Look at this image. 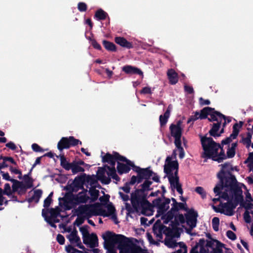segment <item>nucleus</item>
Segmentation results:
<instances>
[{"label":"nucleus","instance_id":"5701e85b","mask_svg":"<svg viewBox=\"0 0 253 253\" xmlns=\"http://www.w3.org/2000/svg\"><path fill=\"white\" fill-rule=\"evenodd\" d=\"M115 42L116 43L122 47L130 49L133 48L132 42L127 41L125 38L121 37H117L115 38Z\"/></svg>","mask_w":253,"mask_h":253},{"label":"nucleus","instance_id":"7c9ffc66","mask_svg":"<svg viewBox=\"0 0 253 253\" xmlns=\"http://www.w3.org/2000/svg\"><path fill=\"white\" fill-rule=\"evenodd\" d=\"M102 44L105 48L108 51L112 52H116L117 51L116 46L113 42L107 40H103Z\"/></svg>","mask_w":253,"mask_h":253},{"label":"nucleus","instance_id":"0eeeda50","mask_svg":"<svg viewBox=\"0 0 253 253\" xmlns=\"http://www.w3.org/2000/svg\"><path fill=\"white\" fill-rule=\"evenodd\" d=\"M170 202L169 198L163 199L159 197L154 199L152 204V207H155L157 209V214L156 217L164 214L169 209V204Z\"/></svg>","mask_w":253,"mask_h":253},{"label":"nucleus","instance_id":"4468645a","mask_svg":"<svg viewBox=\"0 0 253 253\" xmlns=\"http://www.w3.org/2000/svg\"><path fill=\"white\" fill-rule=\"evenodd\" d=\"M198 216V212L193 209L188 210L187 213L185 214L186 223L190 226L191 229L196 227Z\"/></svg>","mask_w":253,"mask_h":253},{"label":"nucleus","instance_id":"20e7f679","mask_svg":"<svg viewBox=\"0 0 253 253\" xmlns=\"http://www.w3.org/2000/svg\"><path fill=\"white\" fill-rule=\"evenodd\" d=\"M201 145L204 150L202 157L212 159V160L221 162V151L218 154V150L221 149L219 143L215 142L211 137L200 136Z\"/></svg>","mask_w":253,"mask_h":253},{"label":"nucleus","instance_id":"6e6d98bb","mask_svg":"<svg viewBox=\"0 0 253 253\" xmlns=\"http://www.w3.org/2000/svg\"><path fill=\"white\" fill-rule=\"evenodd\" d=\"M87 8V5L83 2H80L78 4V9L80 12L86 11Z\"/></svg>","mask_w":253,"mask_h":253},{"label":"nucleus","instance_id":"f8f14e48","mask_svg":"<svg viewBox=\"0 0 253 253\" xmlns=\"http://www.w3.org/2000/svg\"><path fill=\"white\" fill-rule=\"evenodd\" d=\"M111 169V167H110L107 165H105L103 167H99L97 171V178L103 184L107 185L110 183L111 180L109 177L105 176V173L106 171H108Z\"/></svg>","mask_w":253,"mask_h":253},{"label":"nucleus","instance_id":"b1692460","mask_svg":"<svg viewBox=\"0 0 253 253\" xmlns=\"http://www.w3.org/2000/svg\"><path fill=\"white\" fill-rule=\"evenodd\" d=\"M167 76L170 84H175L178 81V74L173 69L168 70Z\"/></svg>","mask_w":253,"mask_h":253},{"label":"nucleus","instance_id":"de8ad7c7","mask_svg":"<svg viewBox=\"0 0 253 253\" xmlns=\"http://www.w3.org/2000/svg\"><path fill=\"white\" fill-rule=\"evenodd\" d=\"M236 136H233V134H231L229 137L222 140V145H225L228 146V145H231L233 143V140L236 139Z\"/></svg>","mask_w":253,"mask_h":253},{"label":"nucleus","instance_id":"774afa93","mask_svg":"<svg viewBox=\"0 0 253 253\" xmlns=\"http://www.w3.org/2000/svg\"><path fill=\"white\" fill-rule=\"evenodd\" d=\"M226 235L229 239L232 240H234L236 239V235L231 231L229 230L227 231Z\"/></svg>","mask_w":253,"mask_h":253},{"label":"nucleus","instance_id":"f3484780","mask_svg":"<svg viewBox=\"0 0 253 253\" xmlns=\"http://www.w3.org/2000/svg\"><path fill=\"white\" fill-rule=\"evenodd\" d=\"M217 177L219 180L217 184L213 188V192L216 195H218V197L217 198H213L212 199L213 202V204H216L217 202H220L221 201V169L218 172Z\"/></svg>","mask_w":253,"mask_h":253},{"label":"nucleus","instance_id":"e2e57ef3","mask_svg":"<svg viewBox=\"0 0 253 253\" xmlns=\"http://www.w3.org/2000/svg\"><path fill=\"white\" fill-rule=\"evenodd\" d=\"M56 241L60 245H62L64 244L65 240L62 235L58 234L56 237Z\"/></svg>","mask_w":253,"mask_h":253},{"label":"nucleus","instance_id":"bf43d9fd","mask_svg":"<svg viewBox=\"0 0 253 253\" xmlns=\"http://www.w3.org/2000/svg\"><path fill=\"white\" fill-rule=\"evenodd\" d=\"M27 187H26V185L24 184L23 182H22V185H20L19 190L17 191L18 194L19 195H23L25 194L26 192Z\"/></svg>","mask_w":253,"mask_h":253},{"label":"nucleus","instance_id":"13d9d810","mask_svg":"<svg viewBox=\"0 0 253 253\" xmlns=\"http://www.w3.org/2000/svg\"><path fill=\"white\" fill-rule=\"evenodd\" d=\"M172 169L171 168V167L169 166L168 164L165 165L164 171L166 174H167L168 176L170 175L171 174H173V172H172Z\"/></svg>","mask_w":253,"mask_h":253},{"label":"nucleus","instance_id":"680f3d73","mask_svg":"<svg viewBox=\"0 0 253 253\" xmlns=\"http://www.w3.org/2000/svg\"><path fill=\"white\" fill-rule=\"evenodd\" d=\"M170 200H171L173 203L171 205L172 207H171V209L172 210V211H178V208L177 207V205L178 204V202H177L176 201V199L174 198H171Z\"/></svg>","mask_w":253,"mask_h":253},{"label":"nucleus","instance_id":"338daca9","mask_svg":"<svg viewBox=\"0 0 253 253\" xmlns=\"http://www.w3.org/2000/svg\"><path fill=\"white\" fill-rule=\"evenodd\" d=\"M200 104L202 106L210 105L211 103L209 99H204L202 97L199 98Z\"/></svg>","mask_w":253,"mask_h":253},{"label":"nucleus","instance_id":"473e14b6","mask_svg":"<svg viewBox=\"0 0 253 253\" xmlns=\"http://www.w3.org/2000/svg\"><path fill=\"white\" fill-rule=\"evenodd\" d=\"M60 165L66 170H69L71 168L72 163H69L64 155L60 156Z\"/></svg>","mask_w":253,"mask_h":253},{"label":"nucleus","instance_id":"7ed1b4c3","mask_svg":"<svg viewBox=\"0 0 253 253\" xmlns=\"http://www.w3.org/2000/svg\"><path fill=\"white\" fill-rule=\"evenodd\" d=\"M101 206V204L99 203L94 204L82 205L77 208V211L78 212V215L82 213H85L87 218H90L92 216L97 215L108 217L115 212V208L112 203L107 206L108 213L105 210L102 209Z\"/></svg>","mask_w":253,"mask_h":253},{"label":"nucleus","instance_id":"37998d69","mask_svg":"<svg viewBox=\"0 0 253 253\" xmlns=\"http://www.w3.org/2000/svg\"><path fill=\"white\" fill-rule=\"evenodd\" d=\"M11 182L13 183L12 188V192H17L20 188V185H22L21 181H19L16 179H12L11 180Z\"/></svg>","mask_w":253,"mask_h":253},{"label":"nucleus","instance_id":"79ce46f5","mask_svg":"<svg viewBox=\"0 0 253 253\" xmlns=\"http://www.w3.org/2000/svg\"><path fill=\"white\" fill-rule=\"evenodd\" d=\"M60 209L58 207L56 208H50L49 209V212L50 214V217L51 218H56L60 214Z\"/></svg>","mask_w":253,"mask_h":253},{"label":"nucleus","instance_id":"f704fd0d","mask_svg":"<svg viewBox=\"0 0 253 253\" xmlns=\"http://www.w3.org/2000/svg\"><path fill=\"white\" fill-rule=\"evenodd\" d=\"M77 209L75 210V212L78 216V217L76 218V220L74 222V224L77 225V226H80V225L82 224L84 221V218H86V215L85 213H82L81 214H79L78 215V212L77 211Z\"/></svg>","mask_w":253,"mask_h":253},{"label":"nucleus","instance_id":"6ab92c4d","mask_svg":"<svg viewBox=\"0 0 253 253\" xmlns=\"http://www.w3.org/2000/svg\"><path fill=\"white\" fill-rule=\"evenodd\" d=\"M237 146V142H233L231 145L227 146L226 154L222 152V160L233 158L236 153Z\"/></svg>","mask_w":253,"mask_h":253},{"label":"nucleus","instance_id":"9d476101","mask_svg":"<svg viewBox=\"0 0 253 253\" xmlns=\"http://www.w3.org/2000/svg\"><path fill=\"white\" fill-rule=\"evenodd\" d=\"M127 164L130 165L133 171L141 175L145 180H148L153 175L154 172L150 169V167L146 168H141L135 166L131 161H128Z\"/></svg>","mask_w":253,"mask_h":253},{"label":"nucleus","instance_id":"49530a36","mask_svg":"<svg viewBox=\"0 0 253 253\" xmlns=\"http://www.w3.org/2000/svg\"><path fill=\"white\" fill-rule=\"evenodd\" d=\"M176 147L177 148L178 151H179V157L180 159H183L185 156V152L183 148L181 146V142L180 143H178L174 144Z\"/></svg>","mask_w":253,"mask_h":253},{"label":"nucleus","instance_id":"cd10ccee","mask_svg":"<svg viewBox=\"0 0 253 253\" xmlns=\"http://www.w3.org/2000/svg\"><path fill=\"white\" fill-rule=\"evenodd\" d=\"M42 191L41 189H37L35 190L34 192V195L31 197L27 199L28 202L31 203L34 201L36 203H38L42 197Z\"/></svg>","mask_w":253,"mask_h":253},{"label":"nucleus","instance_id":"c9c22d12","mask_svg":"<svg viewBox=\"0 0 253 253\" xmlns=\"http://www.w3.org/2000/svg\"><path fill=\"white\" fill-rule=\"evenodd\" d=\"M70 169L72 170V172L73 174H76L79 172H84V168L79 166L74 161L72 162V166Z\"/></svg>","mask_w":253,"mask_h":253},{"label":"nucleus","instance_id":"8fccbe9b","mask_svg":"<svg viewBox=\"0 0 253 253\" xmlns=\"http://www.w3.org/2000/svg\"><path fill=\"white\" fill-rule=\"evenodd\" d=\"M219 224V218L217 217H214L212 219V226L213 229L215 231H217L219 229L218 226Z\"/></svg>","mask_w":253,"mask_h":253},{"label":"nucleus","instance_id":"c03bdc74","mask_svg":"<svg viewBox=\"0 0 253 253\" xmlns=\"http://www.w3.org/2000/svg\"><path fill=\"white\" fill-rule=\"evenodd\" d=\"M242 122H240L239 124L236 123L234 125L233 127V131L231 133L233 134V136L236 137L237 136L239 132V130L242 126Z\"/></svg>","mask_w":253,"mask_h":253},{"label":"nucleus","instance_id":"e433bc0d","mask_svg":"<svg viewBox=\"0 0 253 253\" xmlns=\"http://www.w3.org/2000/svg\"><path fill=\"white\" fill-rule=\"evenodd\" d=\"M210 112L211 113L209 114L210 117L208 118L210 122L217 121V116L219 118L221 117V113L219 112L215 111L214 108L213 110Z\"/></svg>","mask_w":253,"mask_h":253},{"label":"nucleus","instance_id":"4be33fe9","mask_svg":"<svg viewBox=\"0 0 253 253\" xmlns=\"http://www.w3.org/2000/svg\"><path fill=\"white\" fill-rule=\"evenodd\" d=\"M84 192H79L78 194L75 195V207L80 204L86 203L89 199V197L87 196Z\"/></svg>","mask_w":253,"mask_h":253},{"label":"nucleus","instance_id":"f257e3e1","mask_svg":"<svg viewBox=\"0 0 253 253\" xmlns=\"http://www.w3.org/2000/svg\"><path fill=\"white\" fill-rule=\"evenodd\" d=\"M102 238L104 240V247L105 249H112L116 244H118L120 253H142L141 247L134 244L130 238L123 235L107 231L102 235Z\"/></svg>","mask_w":253,"mask_h":253},{"label":"nucleus","instance_id":"412c9836","mask_svg":"<svg viewBox=\"0 0 253 253\" xmlns=\"http://www.w3.org/2000/svg\"><path fill=\"white\" fill-rule=\"evenodd\" d=\"M122 71L126 74H138L143 77V72L139 68L131 65H125L123 67Z\"/></svg>","mask_w":253,"mask_h":253},{"label":"nucleus","instance_id":"bb28decb","mask_svg":"<svg viewBox=\"0 0 253 253\" xmlns=\"http://www.w3.org/2000/svg\"><path fill=\"white\" fill-rule=\"evenodd\" d=\"M160 234L158 236L162 238V232L166 235V237L172 238V233L173 230L169 227H168L164 225H161L159 227Z\"/></svg>","mask_w":253,"mask_h":253},{"label":"nucleus","instance_id":"a211bd4d","mask_svg":"<svg viewBox=\"0 0 253 253\" xmlns=\"http://www.w3.org/2000/svg\"><path fill=\"white\" fill-rule=\"evenodd\" d=\"M206 241L204 238L200 239L198 242L192 247L190 253H207V250L205 247Z\"/></svg>","mask_w":253,"mask_h":253},{"label":"nucleus","instance_id":"72a5a7b5","mask_svg":"<svg viewBox=\"0 0 253 253\" xmlns=\"http://www.w3.org/2000/svg\"><path fill=\"white\" fill-rule=\"evenodd\" d=\"M212 110H213V108L211 107H206L204 108L201 110L200 113H199L200 119L202 120L207 118L208 116L209 115V114L211 113L210 112Z\"/></svg>","mask_w":253,"mask_h":253},{"label":"nucleus","instance_id":"2eb2a0df","mask_svg":"<svg viewBox=\"0 0 253 253\" xmlns=\"http://www.w3.org/2000/svg\"><path fill=\"white\" fill-rule=\"evenodd\" d=\"M113 159H118L120 162H126L127 164L129 160L127 159L125 157L121 155L119 153L114 151L113 154L109 153H106L105 155L102 156V162L104 163H109Z\"/></svg>","mask_w":253,"mask_h":253},{"label":"nucleus","instance_id":"1a4fd4ad","mask_svg":"<svg viewBox=\"0 0 253 253\" xmlns=\"http://www.w3.org/2000/svg\"><path fill=\"white\" fill-rule=\"evenodd\" d=\"M182 122L178 121L176 124H171L169 126V130L171 136L174 138V144L181 142V136L183 129L181 127Z\"/></svg>","mask_w":253,"mask_h":253},{"label":"nucleus","instance_id":"4c0bfd02","mask_svg":"<svg viewBox=\"0 0 253 253\" xmlns=\"http://www.w3.org/2000/svg\"><path fill=\"white\" fill-rule=\"evenodd\" d=\"M168 177L170 186L172 188L180 184L179 177H173V174L168 175Z\"/></svg>","mask_w":253,"mask_h":253},{"label":"nucleus","instance_id":"ddd939ff","mask_svg":"<svg viewBox=\"0 0 253 253\" xmlns=\"http://www.w3.org/2000/svg\"><path fill=\"white\" fill-rule=\"evenodd\" d=\"M66 238L69 240L70 244L79 248L85 251L86 248L83 245L80 237L78 235V231L75 228L71 233L66 236Z\"/></svg>","mask_w":253,"mask_h":253},{"label":"nucleus","instance_id":"a19ab883","mask_svg":"<svg viewBox=\"0 0 253 253\" xmlns=\"http://www.w3.org/2000/svg\"><path fill=\"white\" fill-rule=\"evenodd\" d=\"M166 237L165 239V244L169 248H173L176 246V243L172 238Z\"/></svg>","mask_w":253,"mask_h":253},{"label":"nucleus","instance_id":"39448f33","mask_svg":"<svg viewBox=\"0 0 253 253\" xmlns=\"http://www.w3.org/2000/svg\"><path fill=\"white\" fill-rule=\"evenodd\" d=\"M130 200L133 208L136 211L141 209L142 212L144 213L152 207L151 203L147 200V193H142L138 189L132 192Z\"/></svg>","mask_w":253,"mask_h":253},{"label":"nucleus","instance_id":"3c124183","mask_svg":"<svg viewBox=\"0 0 253 253\" xmlns=\"http://www.w3.org/2000/svg\"><path fill=\"white\" fill-rule=\"evenodd\" d=\"M252 136L250 133L247 134V136L243 138L242 142L244 144L246 145L247 147H249L251 143Z\"/></svg>","mask_w":253,"mask_h":253},{"label":"nucleus","instance_id":"09e8293b","mask_svg":"<svg viewBox=\"0 0 253 253\" xmlns=\"http://www.w3.org/2000/svg\"><path fill=\"white\" fill-rule=\"evenodd\" d=\"M195 191L201 195L202 199H204L206 198L207 193L202 187H197L195 189Z\"/></svg>","mask_w":253,"mask_h":253},{"label":"nucleus","instance_id":"ea45409f","mask_svg":"<svg viewBox=\"0 0 253 253\" xmlns=\"http://www.w3.org/2000/svg\"><path fill=\"white\" fill-rule=\"evenodd\" d=\"M171 157L168 156L167 157L166 161L168 162V164L171 167V168L175 170L176 169H178V163L177 161H171Z\"/></svg>","mask_w":253,"mask_h":253},{"label":"nucleus","instance_id":"aec40b11","mask_svg":"<svg viewBox=\"0 0 253 253\" xmlns=\"http://www.w3.org/2000/svg\"><path fill=\"white\" fill-rule=\"evenodd\" d=\"M75 195L71 193V192H67L65 194L64 197L59 198V200H63L65 204H70L72 205V207H69L65 205L67 210H70L72 208L75 207Z\"/></svg>","mask_w":253,"mask_h":253},{"label":"nucleus","instance_id":"c85d7f7f","mask_svg":"<svg viewBox=\"0 0 253 253\" xmlns=\"http://www.w3.org/2000/svg\"><path fill=\"white\" fill-rule=\"evenodd\" d=\"M220 123L221 122H218L217 123H214L213 124L212 128L209 131V133L211 136L213 137H218L220 136L221 130L219 133H217L220 127Z\"/></svg>","mask_w":253,"mask_h":253},{"label":"nucleus","instance_id":"f03ea898","mask_svg":"<svg viewBox=\"0 0 253 253\" xmlns=\"http://www.w3.org/2000/svg\"><path fill=\"white\" fill-rule=\"evenodd\" d=\"M224 179L222 177V183ZM246 189V187L243 184L241 187H238L233 183L223 186L222 185V199L227 202L222 203V213L227 215L233 214V210L239 204H242L243 198L241 188Z\"/></svg>","mask_w":253,"mask_h":253},{"label":"nucleus","instance_id":"5fc2aeb1","mask_svg":"<svg viewBox=\"0 0 253 253\" xmlns=\"http://www.w3.org/2000/svg\"><path fill=\"white\" fill-rule=\"evenodd\" d=\"M65 251L68 253H71L72 252H75L78 253H81V251H80L75 248L72 246V245H68L66 246L65 247Z\"/></svg>","mask_w":253,"mask_h":253},{"label":"nucleus","instance_id":"864d4df0","mask_svg":"<svg viewBox=\"0 0 253 253\" xmlns=\"http://www.w3.org/2000/svg\"><path fill=\"white\" fill-rule=\"evenodd\" d=\"M12 194L10 185L9 183H5L4 185L3 194L10 196Z\"/></svg>","mask_w":253,"mask_h":253},{"label":"nucleus","instance_id":"393cba45","mask_svg":"<svg viewBox=\"0 0 253 253\" xmlns=\"http://www.w3.org/2000/svg\"><path fill=\"white\" fill-rule=\"evenodd\" d=\"M171 109V105L170 104L169 105L166 111L165 112L163 115H161L159 117V121L160 126L161 127H163L167 124L168 119L170 116V113Z\"/></svg>","mask_w":253,"mask_h":253},{"label":"nucleus","instance_id":"58836bf2","mask_svg":"<svg viewBox=\"0 0 253 253\" xmlns=\"http://www.w3.org/2000/svg\"><path fill=\"white\" fill-rule=\"evenodd\" d=\"M91 196V200L92 202L96 201L99 196V191L95 188H91L89 190Z\"/></svg>","mask_w":253,"mask_h":253},{"label":"nucleus","instance_id":"dca6fc26","mask_svg":"<svg viewBox=\"0 0 253 253\" xmlns=\"http://www.w3.org/2000/svg\"><path fill=\"white\" fill-rule=\"evenodd\" d=\"M86 174H83L80 176H76L72 182V184L75 189V192H77L80 189H83L85 192H87V190L84 187V184L85 180Z\"/></svg>","mask_w":253,"mask_h":253},{"label":"nucleus","instance_id":"052dcab7","mask_svg":"<svg viewBox=\"0 0 253 253\" xmlns=\"http://www.w3.org/2000/svg\"><path fill=\"white\" fill-rule=\"evenodd\" d=\"M32 148L33 150L36 152H42L44 151L43 149L37 143H33L32 145Z\"/></svg>","mask_w":253,"mask_h":253},{"label":"nucleus","instance_id":"9b49d317","mask_svg":"<svg viewBox=\"0 0 253 253\" xmlns=\"http://www.w3.org/2000/svg\"><path fill=\"white\" fill-rule=\"evenodd\" d=\"M205 247L207 253H221V243L215 239L207 240Z\"/></svg>","mask_w":253,"mask_h":253},{"label":"nucleus","instance_id":"4d7b16f0","mask_svg":"<svg viewBox=\"0 0 253 253\" xmlns=\"http://www.w3.org/2000/svg\"><path fill=\"white\" fill-rule=\"evenodd\" d=\"M174 219L181 224L185 222V219L184 215L182 213H179L178 215H175Z\"/></svg>","mask_w":253,"mask_h":253},{"label":"nucleus","instance_id":"c756f323","mask_svg":"<svg viewBox=\"0 0 253 253\" xmlns=\"http://www.w3.org/2000/svg\"><path fill=\"white\" fill-rule=\"evenodd\" d=\"M152 184V182L150 181L149 179L145 180L143 183L140 185L141 189H138V190L142 193H147V191H150L153 189L152 188L150 187Z\"/></svg>","mask_w":253,"mask_h":253},{"label":"nucleus","instance_id":"6e6552de","mask_svg":"<svg viewBox=\"0 0 253 253\" xmlns=\"http://www.w3.org/2000/svg\"><path fill=\"white\" fill-rule=\"evenodd\" d=\"M79 139L75 138L74 136L63 137L58 142L57 148L60 151L65 149H69L72 146H75L79 144Z\"/></svg>","mask_w":253,"mask_h":253},{"label":"nucleus","instance_id":"423d86ee","mask_svg":"<svg viewBox=\"0 0 253 253\" xmlns=\"http://www.w3.org/2000/svg\"><path fill=\"white\" fill-rule=\"evenodd\" d=\"M88 226L84 225L80 228V231L82 233L83 243L88 245L90 248H94L98 246V239L95 233L89 234L88 230Z\"/></svg>","mask_w":253,"mask_h":253},{"label":"nucleus","instance_id":"2f4dec72","mask_svg":"<svg viewBox=\"0 0 253 253\" xmlns=\"http://www.w3.org/2000/svg\"><path fill=\"white\" fill-rule=\"evenodd\" d=\"M108 16V13L102 9H98L95 13L94 17L97 20H104Z\"/></svg>","mask_w":253,"mask_h":253},{"label":"nucleus","instance_id":"a878e982","mask_svg":"<svg viewBox=\"0 0 253 253\" xmlns=\"http://www.w3.org/2000/svg\"><path fill=\"white\" fill-rule=\"evenodd\" d=\"M131 166L126 163V164L117 162V169L119 174L122 175L123 173H127L130 170Z\"/></svg>","mask_w":253,"mask_h":253},{"label":"nucleus","instance_id":"69168bd1","mask_svg":"<svg viewBox=\"0 0 253 253\" xmlns=\"http://www.w3.org/2000/svg\"><path fill=\"white\" fill-rule=\"evenodd\" d=\"M130 185L128 184L127 182H126L123 187H121V189H122L126 193H129L130 192Z\"/></svg>","mask_w":253,"mask_h":253},{"label":"nucleus","instance_id":"a18cd8bd","mask_svg":"<svg viewBox=\"0 0 253 253\" xmlns=\"http://www.w3.org/2000/svg\"><path fill=\"white\" fill-rule=\"evenodd\" d=\"M176 212L175 211H172L171 209H170L169 211H168L166 213H164V214L162 215V218H167L169 220H172L173 217L175 216L174 214V212Z\"/></svg>","mask_w":253,"mask_h":253},{"label":"nucleus","instance_id":"0e129e2a","mask_svg":"<svg viewBox=\"0 0 253 253\" xmlns=\"http://www.w3.org/2000/svg\"><path fill=\"white\" fill-rule=\"evenodd\" d=\"M140 93L143 94H152L151 89L149 86H145L140 91Z\"/></svg>","mask_w":253,"mask_h":253},{"label":"nucleus","instance_id":"603ef678","mask_svg":"<svg viewBox=\"0 0 253 253\" xmlns=\"http://www.w3.org/2000/svg\"><path fill=\"white\" fill-rule=\"evenodd\" d=\"M104 194V196H101L99 200L102 203L103 205H105L107 204V203L109 201L110 195L108 194H105L104 192H103Z\"/></svg>","mask_w":253,"mask_h":253}]
</instances>
